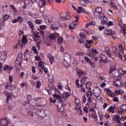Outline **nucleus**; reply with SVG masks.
Listing matches in <instances>:
<instances>
[{
    "label": "nucleus",
    "instance_id": "obj_1",
    "mask_svg": "<svg viewBox=\"0 0 126 126\" xmlns=\"http://www.w3.org/2000/svg\"><path fill=\"white\" fill-rule=\"evenodd\" d=\"M95 11L97 13H98L99 16L98 17L99 19L101 20V24H108V21H107V17L104 15V14H102V8L100 7H98L95 9Z\"/></svg>",
    "mask_w": 126,
    "mask_h": 126
},
{
    "label": "nucleus",
    "instance_id": "obj_2",
    "mask_svg": "<svg viewBox=\"0 0 126 126\" xmlns=\"http://www.w3.org/2000/svg\"><path fill=\"white\" fill-rule=\"evenodd\" d=\"M86 96L88 98V101L89 103H91L92 102V95L93 94L92 92L91 91H88L86 93Z\"/></svg>",
    "mask_w": 126,
    "mask_h": 126
},
{
    "label": "nucleus",
    "instance_id": "obj_3",
    "mask_svg": "<svg viewBox=\"0 0 126 126\" xmlns=\"http://www.w3.org/2000/svg\"><path fill=\"white\" fill-rule=\"evenodd\" d=\"M94 95L95 97H96V98H98V97L101 95V91L99 88H97L94 90Z\"/></svg>",
    "mask_w": 126,
    "mask_h": 126
},
{
    "label": "nucleus",
    "instance_id": "obj_4",
    "mask_svg": "<svg viewBox=\"0 0 126 126\" xmlns=\"http://www.w3.org/2000/svg\"><path fill=\"white\" fill-rule=\"evenodd\" d=\"M57 109L60 113H63L64 111V108L62 102H58L57 105Z\"/></svg>",
    "mask_w": 126,
    "mask_h": 126
},
{
    "label": "nucleus",
    "instance_id": "obj_5",
    "mask_svg": "<svg viewBox=\"0 0 126 126\" xmlns=\"http://www.w3.org/2000/svg\"><path fill=\"white\" fill-rule=\"evenodd\" d=\"M100 59L99 61V62L101 63H108V60H107V57L104 55H100Z\"/></svg>",
    "mask_w": 126,
    "mask_h": 126
},
{
    "label": "nucleus",
    "instance_id": "obj_6",
    "mask_svg": "<svg viewBox=\"0 0 126 126\" xmlns=\"http://www.w3.org/2000/svg\"><path fill=\"white\" fill-rule=\"evenodd\" d=\"M94 1L93 0H81V4L86 6V3H92Z\"/></svg>",
    "mask_w": 126,
    "mask_h": 126
},
{
    "label": "nucleus",
    "instance_id": "obj_7",
    "mask_svg": "<svg viewBox=\"0 0 126 126\" xmlns=\"http://www.w3.org/2000/svg\"><path fill=\"white\" fill-rule=\"evenodd\" d=\"M114 85L117 87H123V82L120 80H117L114 82Z\"/></svg>",
    "mask_w": 126,
    "mask_h": 126
},
{
    "label": "nucleus",
    "instance_id": "obj_8",
    "mask_svg": "<svg viewBox=\"0 0 126 126\" xmlns=\"http://www.w3.org/2000/svg\"><path fill=\"white\" fill-rule=\"evenodd\" d=\"M7 123H8L7 119L6 118H3L0 121V125L1 126H6Z\"/></svg>",
    "mask_w": 126,
    "mask_h": 126
},
{
    "label": "nucleus",
    "instance_id": "obj_9",
    "mask_svg": "<svg viewBox=\"0 0 126 126\" xmlns=\"http://www.w3.org/2000/svg\"><path fill=\"white\" fill-rule=\"evenodd\" d=\"M64 61H67L71 62V56L68 53H65L64 54Z\"/></svg>",
    "mask_w": 126,
    "mask_h": 126
},
{
    "label": "nucleus",
    "instance_id": "obj_10",
    "mask_svg": "<svg viewBox=\"0 0 126 126\" xmlns=\"http://www.w3.org/2000/svg\"><path fill=\"white\" fill-rule=\"evenodd\" d=\"M53 96H54V97L57 100H58V103L59 102H61V101H62L63 100H62V95H59L57 94H53Z\"/></svg>",
    "mask_w": 126,
    "mask_h": 126
},
{
    "label": "nucleus",
    "instance_id": "obj_11",
    "mask_svg": "<svg viewBox=\"0 0 126 126\" xmlns=\"http://www.w3.org/2000/svg\"><path fill=\"white\" fill-rule=\"evenodd\" d=\"M60 36V34L58 33H52L49 35L50 39H51V40H54V39H55L56 38H58Z\"/></svg>",
    "mask_w": 126,
    "mask_h": 126
},
{
    "label": "nucleus",
    "instance_id": "obj_12",
    "mask_svg": "<svg viewBox=\"0 0 126 126\" xmlns=\"http://www.w3.org/2000/svg\"><path fill=\"white\" fill-rule=\"evenodd\" d=\"M6 57H7L6 51H4L3 52H2L1 53V60H3L4 61L5 60H6Z\"/></svg>",
    "mask_w": 126,
    "mask_h": 126
},
{
    "label": "nucleus",
    "instance_id": "obj_13",
    "mask_svg": "<svg viewBox=\"0 0 126 126\" xmlns=\"http://www.w3.org/2000/svg\"><path fill=\"white\" fill-rule=\"evenodd\" d=\"M105 52L107 55H108V57L109 58H111L112 57V55H111V51H110V48L109 47H105Z\"/></svg>",
    "mask_w": 126,
    "mask_h": 126
},
{
    "label": "nucleus",
    "instance_id": "obj_14",
    "mask_svg": "<svg viewBox=\"0 0 126 126\" xmlns=\"http://www.w3.org/2000/svg\"><path fill=\"white\" fill-rule=\"evenodd\" d=\"M54 0H40L41 3L45 6L46 5V2L48 1L49 3H52Z\"/></svg>",
    "mask_w": 126,
    "mask_h": 126
},
{
    "label": "nucleus",
    "instance_id": "obj_15",
    "mask_svg": "<svg viewBox=\"0 0 126 126\" xmlns=\"http://www.w3.org/2000/svg\"><path fill=\"white\" fill-rule=\"evenodd\" d=\"M69 96V93L68 92H64L63 94V97L64 99H67Z\"/></svg>",
    "mask_w": 126,
    "mask_h": 126
},
{
    "label": "nucleus",
    "instance_id": "obj_16",
    "mask_svg": "<svg viewBox=\"0 0 126 126\" xmlns=\"http://www.w3.org/2000/svg\"><path fill=\"white\" fill-rule=\"evenodd\" d=\"M23 55H22V54L21 53H19L17 57V61H19V62H22V60H23Z\"/></svg>",
    "mask_w": 126,
    "mask_h": 126
},
{
    "label": "nucleus",
    "instance_id": "obj_17",
    "mask_svg": "<svg viewBox=\"0 0 126 126\" xmlns=\"http://www.w3.org/2000/svg\"><path fill=\"white\" fill-rule=\"evenodd\" d=\"M48 57L50 59V62L51 64H53V63L55 62V58L54 57V56H51V54H49L48 55Z\"/></svg>",
    "mask_w": 126,
    "mask_h": 126
},
{
    "label": "nucleus",
    "instance_id": "obj_18",
    "mask_svg": "<svg viewBox=\"0 0 126 126\" xmlns=\"http://www.w3.org/2000/svg\"><path fill=\"white\" fill-rule=\"evenodd\" d=\"M70 63H71V61H64L63 62V64L65 67H68L70 65Z\"/></svg>",
    "mask_w": 126,
    "mask_h": 126
},
{
    "label": "nucleus",
    "instance_id": "obj_19",
    "mask_svg": "<svg viewBox=\"0 0 126 126\" xmlns=\"http://www.w3.org/2000/svg\"><path fill=\"white\" fill-rule=\"evenodd\" d=\"M92 84V82H89L86 83V89H88V90H91V88L90 86H91V85Z\"/></svg>",
    "mask_w": 126,
    "mask_h": 126
},
{
    "label": "nucleus",
    "instance_id": "obj_20",
    "mask_svg": "<svg viewBox=\"0 0 126 126\" xmlns=\"http://www.w3.org/2000/svg\"><path fill=\"white\" fill-rule=\"evenodd\" d=\"M105 31L106 32H108V33H107L108 35H115V34H116V32H113V31L109 30L108 29H106Z\"/></svg>",
    "mask_w": 126,
    "mask_h": 126
},
{
    "label": "nucleus",
    "instance_id": "obj_21",
    "mask_svg": "<svg viewBox=\"0 0 126 126\" xmlns=\"http://www.w3.org/2000/svg\"><path fill=\"white\" fill-rule=\"evenodd\" d=\"M12 67H11L10 66L6 65L3 68V70H9V71H10L11 70H12Z\"/></svg>",
    "mask_w": 126,
    "mask_h": 126
},
{
    "label": "nucleus",
    "instance_id": "obj_22",
    "mask_svg": "<svg viewBox=\"0 0 126 126\" xmlns=\"http://www.w3.org/2000/svg\"><path fill=\"white\" fill-rule=\"evenodd\" d=\"M22 43H24V44H27V42H28V40H27V37L23 35L22 39Z\"/></svg>",
    "mask_w": 126,
    "mask_h": 126
},
{
    "label": "nucleus",
    "instance_id": "obj_23",
    "mask_svg": "<svg viewBox=\"0 0 126 126\" xmlns=\"http://www.w3.org/2000/svg\"><path fill=\"white\" fill-rule=\"evenodd\" d=\"M110 7H113L116 10H118V8L117 6H116V4H115L113 2H110Z\"/></svg>",
    "mask_w": 126,
    "mask_h": 126
},
{
    "label": "nucleus",
    "instance_id": "obj_24",
    "mask_svg": "<svg viewBox=\"0 0 126 126\" xmlns=\"http://www.w3.org/2000/svg\"><path fill=\"white\" fill-rule=\"evenodd\" d=\"M28 23L29 25V28L32 30V31H34V25H33V23H32V22H28Z\"/></svg>",
    "mask_w": 126,
    "mask_h": 126
},
{
    "label": "nucleus",
    "instance_id": "obj_25",
    "mask_svg": "<svg viewBox=\"0 0 126 126\" xmlns=\"http://www.w3.org/2000/svg\"><path fill=\"white\" fill-rule=\"evenodd\" d=\"M38 66L41 67V68H44L45 67V65H44V62L43 61H39L38 62Z\"/></svg>",
    "mask_w": 126,
    "mask_h": 126
},
{
    "label": "nucleus",
    "instance_id": "obj_26",
    "mask_svg": "<svg viewBox=\"0 0 126 126\" xmlns=\"http://www.w3.org/2000/svg\"><path fill=\"white\" fill-rule=\"evenodd\" d=\"M115 120L116 122H117V123H119V124H120V125H122V122H121V121H120V116L117 115V116L115 118Z\"/></svg>",
    "mask_w": 126,
    "mask_h": 126
},
{
    "label": "nucleus",
    "instance_id": "obj_27",
    "mask_svg": "<svg viewBox=\"0 0 126 126\" xmlns=\"http://www.w3.org/2000/svg\"><path fill=\"white\" fill-rule=\"evenodd\" d=\"M16 67L17 68H19L21 67V61H16Z\"/></svg>",
    "mask_w": 126,
    "mask_h": 126
},
{
    "label": "nucleus",
    "instance_id": "obj_28",
    "mask_svg": "<svg viewBox=\"0 0 126 126\" xmlns=\"http://www.w3.org/2000/svg\"><path fill=\"white\" fill-rule=\"evenodd\" d=\"M17 20L18 21V22H19V23H22L23 20H24L23 19V18L22 17L19 16L18 17Z\"/></svg>",
    "mask_w": 126,
    "mask_h": 126
},
{
    "label": "nucleus",
    "instance_id": "obj_29",
    "mask_svg": "<svg viewBox=\"0 0 126 126\" xmlns=\"http://www.w3.org/2000/svg\"><path fill=\"white\" fill-rule=\"evenodd\" d=\"M114 107L113 106H110L108 109V111H109V112H110V113H112V114H114V113H115V111H114Z\"/></svg>",
    "mask_w": 126,
    "mask_h": 126
},
{
    "label": "nucleus",
    "instance_id": "obj_30",
    "mask_svg": "<svg viewBox=\"0 0 126 126\" xmlns=\"http://www.w3.org/2000/svg\"><path fill=\"white\" fill-rule=\"evenodd\" d=\"M33 35L35 36L36 38H40V37H41V33L39 32H33Z\"/></svg>",
    "mask_w": 126,
    "mask_h": 126
},
{
    "label": "nucleus",
    "instance_id": "obj_31",
    "mask_svg": "<svg viewBox=\"0 0 126 126\" xmlns=\"http://www.w3.org/2000/svg\"><path fill=\"white\" fill-rule=\"evenodd\" d=\"M58 43L60 45L61 43H63V37H60L58 38Z\"/></svg>",
    "mask_w": 126,
    "mask_h": 126
},
{
    "label": "nucleus",
    "instance_id": "obj_32",
    "mask_svg": "<svg viewBox=\"0 0 126 126\" xmlns=\"http://www.w3.org/2000/svg\"><path fill=\"white\" fill-rule=\"evenodd\" d=\"M87 80V77H83L81 80V83H84L85 84V81Z\"/></svg>",
    "mask_w": 126,
    "mask_h": 126
},
{
    "label": "nucleus",
    "instance_id": "obj_33",
    "mask_svg": "<svg viewBox=\"0 0 126 126\" xmlns=\"http://www.w3.org/2000/svg\"><path fill=\"white\" fill-rule=\"evenodd\" d=\"M120 109L122 110L123 111H125L126 112V104H124L120 106Z\"/></svg>",
    "mask_w": 126,
    "mask_h": 126
},
{
    "label": "nucleus",
    "instance_id": "obj_34",
    "mask_svg": "<svg viewBox=\"0 0 126 126\" xmlns=\"http://www.w3.org/2000/svg\"><path fill=\"white\" fill-rule=\"evenodd\" d=\"M50 29L52 30H58V29H59V27H55V26L52 25L50 27Z\"/></svg>",
    "mask_w": 126,
    "mask_h": 126
},
{
    "label": "nucleus",
    "instance_id": "obj_35",
    "mask_svg": "<svg viewBox=\"0 0 126 126\" xmlns=\"http://www.w3.org/2000/svg\"><path fill=\"white\" fill-rule=\"evenodd\" d=\"M77 73L78 74V75H82L83 73H84V71L81 70H79L77 71Z\"/></svg>",
    "mask_w": 126,
    "mask_h": 126
},
{
    "label": "nucleus",
    "instance_id": "obj_36",
    "mask_svg": "<svg viewBox=\"0 0 126 126\" xmlns=\"http://www.w3.org/2000/svg\"><path fill=\"white\" fill-rule=\"evenodd\" d=\"M42 6L40 8V11L41 12V13H43V12H45V7H43V3H42Z\"/></svg>",
    "mask_w": 126,
    "mask_h": 126
},
{
    "label": "nucleus",
    "instance_id": "obj_37",
    "mask_svg": "<svg viewBox=\"0 0 126 126\" xmlns=\"http://www.w3.org/2000/svg\"><path fill=\"white\" fill-rule=\"evenodd\" d=\"M3 26H4V23L0 19V30H1V27H3Z\"/></svg>",
    "mask_w": 126,
    "mask_h": 126
},
{
    "label": "nucleus",
    "instance_id": "obj_38",
    "mask_svg": "<svg viewBox=\"0 0 126 126\" xmlns=\"http://www.w3.org/2000/svg\"><path fill=\"white\" fill-rule=\"evenodd\" d=\"M85 47L87 49H90L91 48V44L88 42H86Z\"/></svg>",
    "mask_w": 126,
    "mask_h": 126
},
{
    "label": "nucleus",
    "instance_id": "obj_39",
    "mask_svg": "<svg viewBox=\"0 0 126 126\" xmlns=\"http://www.w3.org/2000/svg\"><path fill=\"white\" fill-rule=\"evenodd\" d=\"M40 86H41V82H40V81H37V82H36V88H40Z\"/></svg>",
    "mask_w": 126,
    "mask_h": 126
},
{
    "label": "nucleus",
    "instance_id": "obj_40",
    "mask_svg": "<svg viewBox=\"0 0 126 126\" xmlns=\"http://www.w3.org/2000/svg\"><path fill=\"white\" fill-rule=\"evenodd\" d=\"M123 92L122 91H116L115 94L116 95H120V94H123Z\"/></svg>",
    "mask_w": 126,
    "mask_h": 126
},
{
    "label": "nucleus",
    "instance_id": "obj_41",
    "mask_svg": "<svg viewBox=\"0 0 126 126\" xmlns=\"http://www.w3.org/2000/svg\"><path fill=\"white\" fill-rule=\"evenodd\" d=\"M77 13H80L82 12V7H79L78 10H77Z\"/></svg>",
    "mask_w": 126,
    "mask_h": 126
},
{
    "label": "nucleus",
    "instance_id": "obj_42",
    "mask_svg": "<svg viewBox=\"0 0 126 126\" xmlns=\"http://www.w3.org/2000/svg\"><path fill=\"white\" fill-rule=\"evenodd\" d=\"M32 51H34V54H36V55L38 54V51H37V49L35 47H33L32 49Z\"/></svg>",
    "mask_w": 126,
    "mask_h": 126
},
{
    "label": "nucleus",
    "instance_id": "obj_43",
    "mask_svg": "<svg viewBox=\"0 0 126 126\" xmlns=\"http://www.w3.org/2000/svg\"><path fill=\"white\" fill-rule=\"evenodd\" d=\"M75 84L77 88L79 87L80 86V84H79V80L77 79L75 82Z\"/></svg>",
    "mask_w": 126,
    "mask_h": 126
},
{
    "label": "nucleus",
    "instance_id": "obj_44",
    "mask_svg": "<svg viewBox=\"0 0 126 126\" xmlns=\"http://www.w3.org/2000/svg\"><path fill=\"white\" fill-rule=\"evenodd\" d=\"M86 36V34L84 32H81L80 34V37H81V38H85Z\"/></svg>",
    "mask_w": 126,
    "mask_h": 126
},
{
    "label": "nucleus",
    "instance_id": "obj_45",
    "mask_svg": "<svg viewBox=\"0 0 126 126\" xmlns=\"http://www.w3.org/2000/svg\"><path fill=\"white\" fill-rule=\"evenodd\" d=\"M8 18H9V16L8 15H4L3 17V20H7V19H8Z\"/></svg>",
    "mask_w": 126,
    "mask_h": 126
},
{
    "label": "nucleus",
    "instance_id": "obj_46",
    "mask_svg": "<svg viewBox=\"0 0 126 126\" xmlns=\"http://www.w3.org/2000/svg\"><path fill=\"white\" fill-rule=\"evenodd\" d=\"M84 112H85L86 114H88V108L87 107H85L83 108Z\"/></svg>",
    "mask_w": 126,
    "mask_h": 126
},
{
    "label": "nucleus",
    "instance_id": "obj_47",
    "mask_svg": "<svg viewBox=\"0 0 126 126\" xmlns=\"http://www.w3.org/2000/svg\"><path fill=\"white\" fill-rule=\"evenodd\" d=\"M83 103H85L86 102V100H87V98H86V96L85 95H83Z\"/></svg>",
    "mask_w": 126,
    "mask_h": 126
},
{
    "label": "nucleus",
    "instance_id": "obj_48",
    "mask_svg": "<svg viewBox=\"0 0 126 126\" xmlns=\"http://www.w3.org/2000/svg\"><path fill=\"white\" fill-rule=\"evenodd\" d=\"M73 24H71L69 26V29H70L71 30H72V29H75V26H73Z\"/></svg>",
    "mask_w": 126,
    "mask_h": 126
},
{
    "label": "nucleus",
    "instance_id": "obj_49",
    "mask_svg": "<svg viewBox=\"0 0 126 126\" xmlns=\"http://www.w3.org/2000/svg\"><path fill=\"white\" fill-rule=\"evenodd\" d=\"M75 103L76 106H79V104H80V101L79 99H76L75 101Z\"/></svg>",
    "mask_w": 126,
    "mask_h": 126
},
{
    "label": "nucleus",
    "instance_id": "obj_50",
    "mask_svg": "<svg viewBox=\"0 0 126 126\" xmlns=\"http://www.w3.org/2000/svg\"><path fill=\"white\" fill-rule=\"evenodd\" d=\"M24 4H26V5H28V4H29L30 3V1L29 0H25L24 1Z\"/></svg>",
    "mask_w": 126,
    "mask_h": 126
},
{
    "label": "nucleus",
    "instance_id": "obj_51",
    "mask_svg": "<svg viewBox=\"0 0 126 126\" xmlns=\"http://www.w3.org/2000/svg\"><path fill=\"white\" fill-rule=\"evenodd\" d=\"M116 57H117V58H120L121 59V60H122V59H123V56H122L121 55V54H120L119 51H118V52L117 53V55L116 56Z\"/></svg>",
    "mask_w": 126,
    "mask_h": 126
},
{
    "label": "nucleus",
    "instance_id": "obj_52",
    "mask_svg": "<svg viewBox=\"0 0 126 126\" xmlns=\"http://www.w3.org/2000/svg\"><path fill=\"white\" fill-rule=\"evenodd\" d=\"M35 60H36V61H41V60H42V59H41V57H40V56L38 55L35 57Z\"/></svg>",
    "mask_w": 126,
    "mask_h": 126
},
{
    "label": "nucleus",
    "instance_id": "obj_53",
    "mask_svg": "<svg viewBox=\"0 0 126 126\" xmlns=\"http://www.w3.org/2000/svg\"><path fill=\"white\" fill-rule=\"evenodd\" d=\"M12 78H13L12 76H11V75L9 76V82H10V83H11V82H13V79Z\"/></svg>",
    "mask_w": 126,
    "mask_h": 126
},
{
    "label": "nucleus",
    "instance_id": "obj_54",
    "mask_svg": "<svg viewBox=\"0 0 126 126\" xmlns=\"http://www.w3.org/2000/svg\"><path fill=\"white\" fill-rule=\"evenodd\" d=\"M49 101L50 102H51V103H56V99H53V98L52 97H50L49 98Z\"/></svg>",
    "mask_w": 126,
    "mask_h": 126
},
{
    "label": "nucleus",
    "instance_id": "obj_55",
    "mask_svg": "<svg viewBox=\"0 0 126 126\" xmlns=\"http://www.w3.org/2000/svg\"><path fill=\"white\" fill-rule=\"evenodd\" d=\"M77 24H78V20L74 21L72 24V25H74V26H76Z\"/></svg>",
    "mask_w": 126,
    "mask_h": 126
},
{
    "label": "nucleus",
    "instance_id": "obj_56",
    "mask_svg": "<svg viewBox=\"0 0 126 126\" xmlns=\"http://www.w3.org/2000/svg\"><path fill=\"white\" fill-rule=\"evenodd\" d=\"M40 29H42V30L46 29V28H47V26L46 25L40 26Z\"/></svg>",
    "mask_w": 126,
    "mask_h": 126
},
{
    "label": "nucleus",
    "instance_id": "obj_57",
    "mask_svg": "<svg viewBox=\"0 0 126 126\" xmlns=\"http://www.w3.org/2000/svg\"><path fill=\"white\" fill-rule=\"evenodd\" d=\"M98 29L99 30V31H102V30H103V29H105V27L104 26H99V27H98Z\"/></svg>",
    "mask_w": 126,
    "mask_h": 126
},
{
    "label": "nucleus",
    "instance_id": "obj_58",
    "mask_svg": "<svg viewBox=\"0 0 126 126\" xmlns=\"http://www.w3.org/2000/svg\"><path fill=\"white\" fill-rule=\"evenodd\" d=\"M62 20H69V18H66V16L65 17H62Z\"/></svg>",
    "mask_w": 126,
    "mask_h": 126
},
{
    "label": "nucleus",
    "instance_id": "obj_59",
    "mask_svg": "<svg viewBox=\"0 0 126 126\" xmlns=\"http://www.w3.org/2000/svg\"><path fill=\"white\" fill-rule=\"evenodd\" d=\"M92 53H93V55H95L96 54H98V51H97L95 49H93Z\"/></svg>",
    "mask_w": 126,
    "mask_h": 126
},
{
    "label": "nucleus",
    "instance_id": "obj_60",
    "mask_svg": "<svg viewBox=\"0 0 126 126\" xmlns=\"http://www.w3.org/2000/svg\"><path fill=\"white\" fill-rule=\"evenodd\" d=\"M113 101L114 102H119V98L118 97H114Z\"/></svg>",
    "mask_w": 126,
    "mask_h": 126
},
{
    "label": "nucleus",
    "instance_id": "obj_61",
    "mask_svg": "<svg viewBox=\"0 0 126 126\" xmlns=\"http://www.w3.org/2000/svg\"><path fill=\"white\" fill-rule=\"evenodd\" d=\"M32 78L33 80H37V79H38V78L37 76L34 75L32 76Z\"/></svg>",
    "mask_w": 126,
    "mask_h": 126
},
{
    "label": "nucleus",
    "instance_id": "obj_62",
    "mask_svg": "<svg viewBox=\"0 0 126 126\" xmlns=\"http://www.w3.org/2000/svg\"><path fill=\"white\" fill-rule=\"evenodd\" d=\"M32 73H35V72H36V69H35V66H32Z\"/></svg>",
    "mask_w": 126,
    "mask_h": 126
},
{
    "label": "nucleus",
    "instance_id": "obj_63",
    "mask_svg": "<svg viewBox=\"0 0 126 126\" xmlns=\"http://www.w3.org/2000/svg\"><path fill=\"white\" fill-rule=\"evenodd\" d=\"M28 114L29 116H31V117H34V114H33V112L32 111H30L28 112Z\"/></svg>",
    "mask_w": 126,
    "mask_h": 126
},
{
    "label": "nucleus",
    "instance_id": "obj_64",
    "mask_svg": "<svg viewBox=\"0 0 126 126\" xmlns=\"http://www.w3.org/2000/svg\"><path fill=\"white\" fill-rule=\"evenodd\" d=\"M76 56H83V52H79L76 54Z\"/></svg>",
    "mask_w": 126,
    "mask_h": 126
}]
</instances>
